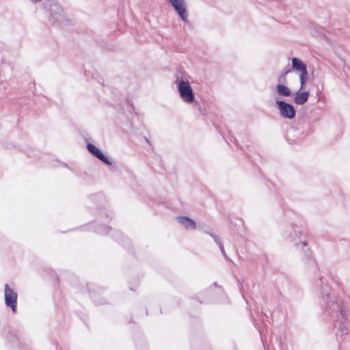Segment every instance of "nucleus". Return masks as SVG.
<instances>
[{
  "label": "nucleus",
  "instance_id": "obj_1",
  "mask_svg": "<svg viewBox=\"0 0 350 350\" xmlns=\"http://www.w3.org/2000/svg\"><path fill=\"white\" fill-rule=\"evenodd\" d=\"M175 83L180 98L187 103H192L195 99L193 89L189 81L183 79V73L180 70L177 71L176 73Z\"/></svg>",
  "mask_w": 350,
  "mask_h": 350
},
{
  "label": "nucleus",
  "instance_id": "obj_2",
  "mask_svg": "<svg viewBox=\"0 0 350 350\" xmlns=\"http://www.w3.org/2000/svg\"><path fill=\"white\" fill-rule=\"evenodd\" d=\"M318 283H319L321 286L323 284V279L321 278H319ZM321 293L323 297L325 298V301L326 302L327 307L331 310L336 309L340 312V318L345 321L347 317L346 311L343 308L340 301L338 300H336V302L332 301L329 287L326 285L324 287L321 286Z\"/></svg>",
  "mask_w": 350,
  "mask_h": 350
},
{
  "label": "nucleus",
  "instance_id": "obj_3",
  "mask_svg": "<svg viewBox=\"0 0 350 350\" xmlns=\"http://www.w3.org/2000/svg\"><path fill=\"white\" fill-rule=\"evenodd\" d=\"M292 68L296 71L300 72V90L304 89L308 79V74L306 65L300 59L297 57H293L292 59Z\"/></svg>",
  "mask_w": 350,
  "mask_h": 350
},
{
  "label": "nucleus",
  "instance_id": "obj_4",
  "mask_svg": "<svg viewBox=\"0 0 350 350\" xmlns=\"http://www.w3.org/2000/svg\"><path fill=\"white\" fill-rule=\"evenodd\" d=\"M275 105L282 118L292 120L295 117L296 110L293 105L283 100H276Z\"/></svg>",
  "mask_w": 350,
  "mask_h": 350
},
{
  "label": "nucleus",
  "instance_id": "obj_5",
  "mask_svg": "<svg viewBox=\"0 0 350 350\" xmlns=\"http://www.w3.org/2000/svg\"><path fill=\"white\" fill-rule=\"evenodd\" d=\"M293 230L295 234L293 236V241L295 242V245L297 249L303 250L308 260H310V256H311L310 252L309 250H304V247L308 245L305 232L301 231L297 228H295Z\"/></svg>",
  "mask_w": 350,
  "mask_h": 350
},
{
  "label": "nucleus",
  "instance_id": "obj_6",
  "mask_svg": "<svg viewBox=\"0 0 350 350\" xmlns=\"http://www.w3.org/2000/svg\"><path fill=\"white\" fill-rule=\"evenodd\" d=\"M183 22H188L186 0H167Z\"/></svg>",
  "mask_w": 350,
  "mask_h": 350
},
{
  "label": "nucleus",
  "instance_id": "obj_7",
  "mask_svg": "<svg viewBox=\"0 0 350 350\" xmlns=\"http://www.w3.org/2000/svg\"><path fill=\"white\" fill-rule=\"evenodd\" d=\"M5 304L13 312L16 311L17 293L8 284L4 287Z\"/></svg>",
  "mask_w": 350,
  "mask_h": 350
},
{
  "label": "nucleus",
  "instance_id": "obj_8",
  "mask_svg": "<svg viewBox=\"0 0 350 350\" xmlns=\"http://www.w3.org/2000/svg\"><path fill=\"white\" fill-rule=\"evenodd\" d=\"M53 23L61 24L65 20L64 11L57 4H53L50 8Z\"/></svg>",
  "mask_w": 350,
  "mask_h": 350
},
{
  "label": "nucleus",
  "instance_id": "obj_9",
  "mask_svg": "<svg viewBox=\"0 0 350 350\" xmlns=\"http://www.w3.org/2000/svg\"><path fill=\"white\" fill-rule=\"evenodd\" d=\"M88 151L95 157L103 161L107 165H111V161L94 144H88L87 145Z\"/></svg>",
  "mask_w": 350,
  "mask_h": 350
},
{
  "label": "nucleus",
  "instance_id": "obj_10",
  "mask_svg": "<svg viewBox=\"0 0 350 350\" xmlns=\"http://www.w3.org/2000/svg\"><path fill=\"white\" fill-rule=\"evenodd\" d=\"M300 90L299 89V91L294 94L293 101L299 105H302L308 101L310 93L308 91L301 92Z\"/></svg>",
  "mask_w": 350,
  "mask_h": 350
},
{
  "label": "nucleus",
  "instance_id": "obj_11",
  "mask_svg": "<svg viewBox=\"0 0 350 350\" xmlns=\"http://www.w3.org/2000/svg\"><path fill=\"white\" fill-rule=\"evenodd\" d=\"M177 220L187 230H194L196 228V222L188 217H178Z\"/></svg>",
  "mask_w": 350,
  "mask_h": 350
},
{
  "label": "nucleus",
  "instance_id": "obj_12",
  "mask_svg": "<svg viewBox=\"0 0 350 350\" xmlns=\"http://www.w3.org/2000/svg\"><path fill=\"white\" fill-rule=\"evenodd\" d=\"M276 91L281 96L288 97L291 95V90L284 84L279 83L276 85Z\"/></svg>",
  "mask_w": 350,
  "mask_h": 350
},
{
  "label": "nucleus",
  "instance_id": "obj_13",
  "mask_svg": "<svg viewBox=\"0 0 350 350\" xmlns=\"http://www.w3.org/2000/svg\"><path fill=\"white\" fill-rule=\"evenodd\" d=\"M111 230V228L106 226H98L96 230L98 234H107Z\"/></svg>",
  "mask_w": 350,
  "mask_h": 350
},
{
  "label": "nucleus",
  "instance_id": "obj_14",
  "mask_svg": "<svg viewBox=\"0 0 350 350\" xmlns=\"http://www.w3.org/2000/svg\"><path fill=\"white\" fill-rule=\"evenodd\" d=\"M292 71L291 69H288L284 72L278 79L279 83H284L286 81V75L290 73Z\"/></svg>",
  "mask_w": 350,
  "mask_h": 350
},
{
  "label": "nucleus",
  "instance_id": "obj_15",
  "mask_svg": "<svg viewBox=\"0 0 350 350\" xmlns=\"http://www.w3.org/2000/svg\"><path fill=\"white\" fill-rule=\"evenodd\" d=\"M205 233L209 234L213 239L216 244H220L221 241L215 234L207 231H205Z\"/></svg>",
  "mask_w": 350,
  "mask_h": 350
},
{
  "label": "nucleus",
  "instance_id": "obj_16",
  "mask_svg": "<svg viewBox=\"0 0 350 350\" xmlns=\"http://www.w3.org/2000/svg\"><path fill=\"white\" fill-rule=\"evenodd\" d=\"M217 245L219 246V249H220L221 252L222 253V254H223L224 256H226V252H225V250H224V245H223V244H222L221 241L220 242V244H217Z\"/></svg>",
  "mask_w": 350,
  "mask_h": 350
},
{
  "label": "nucleus",
  "instance_id": "obj_17",
  "mask_svg": "<svg viewBox=\"0 0 350 350\" xmlns=\"http://www.w3.org/2000/svg\"><path fill=\"white\" fill-rule=\"evenodd\" d=\"M217 245L219 246V249H220L221 252L222 253V254H223L224 256H226V252H225V250H224V245H223V244H222L221 241L220 242V244H217Z\"/></svg>",
  "mask_w": 350,
  "mask_h": 350
},
{
  "label": "nucleus",
  "instance_id": "obj_18",
  "mask_svg": "<svg viewBox=\"0 0 350 350\" xmlns=\"http://www.w3.org/2000/svg\"><path fill=\"white\" fill-rule=\"evenodd\" d=\"M144 139H145V141H146L148 144H150V145L151 144H150V141H149V139H148L146 137H144Z\"/></svg>",
  "mask_w": 350,
  "mask_h": 350
}]
</instances>
